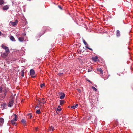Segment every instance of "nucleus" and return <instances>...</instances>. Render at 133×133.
<instances>
[{"mask_svg": "<svg viewBox=\"0 0 133 133\" xmlns=\"http://www.w3.org/2000/svg\"><path fill=\"white\" fill-rule=\"evenodd\" d=\"M13 103L14 101H10L8 104V106L9 107H11L13 105Z\"/></svg>", "mask_w": 133, "mask_h": 133, "instance_id": "6", "label": "nucleus"}, {"mask_svg": "<svg viewBox=\"0 0 133 133\" xmlns=\"http://www.w3.org/2000/svg\"><path fill=\"white\" fill-rule=\"evenodd\" d=\"M37 128H36L35 129V130H36V131H37Z\"/></svg>", "mask_w": 133, "mask_h": 133, "instance_id": "41", "label": "nucleus"}, {"mask_svg": "<svg viewBox=\"0 0 133 133\" xmlns=\"http://www.w3.org/2000/svg\"><path fill=\"white\" fill-rule=\"evenodd\" d=\"M8 54V53L4 52L1 54L2 56L4 58H6Z\"/></svg>", "mask_w": 133, "mask_h": 133, "instance_id": "4", "label": "nucleus"}, {"mask_svg": "<svg viewBox=\"0 0 133 133\" xmlns=\"http://www.w3.org/2000/svg\"><path fill=\"white\" fill-rule=\"evenodd\" d=\"M97 70L99 71L101 74H102L103 73V72L101 68H98L97 69Z\"/></svg>", "mask_w": 133, "mask_h": 133, "instance_id": "15", "label": "nucleus"}, {"mask_svg": "<svg viewBox=\"0 0 133 133\" xmlns=\"http://www.w3.org/2000/svg\"><path fill=\"white\" fill-rule=\"evenodd\" d=\"M78 92H79V93H80L81 92V91L80 90V89H78Z\"/></svg>", "mask_w": 133, "mask_h": 133, "instance_id": "35", "label": "nucleus"}, {"mask_svg": "<svg viewBox=\"0 0 133 133\" xmlns=\"http://www.w3.org/2000/svg\"><path fill=\"white\" fill-rule=\"evenodd\" d=\"M61 107V106H60V105L58 106V108L60 109V108H60Z\"/></svg>", "mask_w": 133, "mask_h": 133, "instance_id": "36", "label": "nucleus"}, {"mask_svg": "<svg viewBox=\"0 0 133 133\" xmlns=\"http://www.w3.org/2000/svg\"><path fill=\"white\" fill-rule=\"evenodd\" d=\"M9 8V7L8 6L5 5V6H4L3 7V10H7Z\"/></svg>", "mask_w": 133, "mask_h": 133, "instance_id": "9", "label": "nucleus"}, {"mask_svg": "<svg viewBox=\"0 0 133 133\" xmlns=\"http://www.w3.org/2000/svg\"><path fill=\"white\" fill-rule=\"evenodd\" d=\"M24 70H23L22 71L21 73V76L22 77H23L24 76Z\"/></svg>", "mask_w": 133, "mask_h": 133, "instance_id": "16", "label": "nucleus"}, {"mask_svg": "<svg viewBox=\"0 0 133 133\" xmlns=\"http://www.w3.org/2000/svg\"><path fill=\"white\" fill-rule=\"evenodd\" d=\"M64 103V101L63 100L60 101V104L61 105H62Z\"/></svg>", "mask_w": 133, "mask_h": 133, "instance_id": "19", "label": "nucleus"}, {"mask_svg": "<svg viewBox=\"0 0 133 133\" xmlns=\"http://www.w3.org/2000/svg\"><path fill=\"white\" fill-rule=\"evenodd\" d=\"M30 75H31V76L33 78H35L36 76H34V75H35V72L32 69H31L30 71Z\"/></svg>", "mask_w": 133, "mask_h": 133, "instance_id": "2", "label": "nucleus"}, {"mask_svg": "<svg viewBox=\"0 0 133 133\" xmlns=\"http://www.w3.org/2000/svg\"><path fill=\"white\" fill-rule=\"evenodd\" d=\"M37 107H38V106H37L36 107V108Z\"/></svg>", "mask_w": 133, "mask_h": 133, "instance_id": "43", "label": "nucleus"}, {"mask_svg": "<svg viewBox=\"0 0 133 133\" xmlns=\"http://www.w3.org/2000/svg\"><path fill=\"white\" fill-rule=\"evenodd\" d=\"M93 60H94L95 61H96V60H95V59H93Z\"/></svg>", "mask_w": 133, "mask_h": 133, "instance_id": "45", "label": "nucleus"}, {"mask_svg": "<svg viewBox=\"0 0 133 133\" xmlns=\"http://www.w3.org/2000/svg\"><path fill=\"white\" fill-rule=\"evenodd\" d=\"M85 47H86V48H87L88 49H89L90 50H92V49L91 48H89V47H88V46H85Z\"/></svg>", "mask_w": 133, "mask_h": 133, "instance_id": "29", "label": "nucleus"}, {"mask_svg": "<svg viewBox=\"0 0 133 133\" xmlns=\"http://www.w3.org/2000/svg\"><path fill=\"white\" fill-rule=\"evenodd\" d=\"M28 118H31L32 117L31 114H28Z\"/></svg>", "mask_w": 133, "mask_h": 133, "instance_id": "20", "label": "nucleus"}, {"mask_svg": "<svg viewBox=\"0 0 133 133\" xmlns=\"http://www.w3.org/2000/svg\"><path fill=\"white\" fill-rule=\"evenodd\" d=\"M1 31H0V36H1Z\"/></svg>", "mask_w": 133, "mask_h": 133, "instance_id": "42", "label": "nucleus"}, {"mask_svg": "<svg viewBox=\"0 0 133 133\" xmlns=\"http://www.w3.org/2000/svg\"><path fill=\"white\" fill-rule=\"evenodd\" d=\"M87 81H88L89 82H90V83H91V81H90V80H87Z\"/></svg>", "mask_w": 133, "mask_h": 133, "instance_id": "38", "label": "nucleus"}, {"mask_svg": "<svg viewBox=\"0 0 133 133\" xmlns=\"http://www.w3.org/2000/svg\"><path fill=\"white\" fill-rule=\"evenodd\" d=\"M4 1L3 0H0V5H2L3 4Z\"/></svg>", "mask_w": 133, "mask_h": 133, "instance_id": "25", "label": "nucleus"}, {"mask_svg": "<svg viewBox=\"0 0 133 133\" xmlns=\"http://www.w3.org/2000/svg\"><path fill=\"white\" fill-rule=\"evenodd\" d=\"M4 94L5 96L6 95V92H4Z\"/></svg>", "mask_w": 133, "mask_h": 133, "instance_id": "40", "label": "nucleus"}, {"mask_svg": "<svg viewBox=\"0 0 133 133\" xmlns=\"http://www.w3.org/2000/svg\"><path fill=\"white\" fill-rule=\"evenodd\" d=\"M4 122V119L2 118H0V126H2Z\"/></svg>", "mask_w": 133, "mask_h": 133, "instance_id": "5", "label": "nucleus"}, {"mask_svg": "<svg viewBox=\"0 0 133 133\" xmlns=\"http://www.w3.org/2000/svg\"><path fill=\"white\" fill-rule=\"evenodd\" d=\"M2 87L0 88V92H2Z\"/></svg>", "mask_w": 133, "mask_h": 133, "instance_id": "31", "label": "nucleus"}, {"mask_svg": "<svg viewBox=\"0 0 133 133\" xmlns=\"http://www.w3.org/2000/svg\"><path fill=\"white\" fill-rule=\"evenodd\" d=\"M41 88H43V87H44L45 84H43L41 85Z\"/></svg>", "mask_w": 133, "mask_h": 133, "instance_id": "27", "label": "nucleus"}, {"mask_svg": "<svg viewBox=\"0 0 133 133\" xmlns=\"http://www.w3.org/2000/svg\"><path fill=\"white\" fill-rule=\"evenodd\" d=\"M14 116L15 117V118H14L13 119L14 120L16 121H17V115L16 114H14Z\"/></svg>", "mask_w": 133, "mask_h": 133, "instance_id": "17", "label": "nucleus"}, {"mask_svg": "<svg viewBox=\"0 0 133 133\" xmlns=\"http://www.w3.org/2000/svg\"><path fill=\"white\" fill-rule=\"evenodd\" d=\"M10 39L11 40L13 41H15L16 40L14 37L12 36H10Z\"/></svg>", "mask_w": 133, "mask_h": 133, "instance_id": "11", "label": "nucleus"}, {"mask_svg": "<svg viewBox=\"0 0 133 133\" xmlns=\"http://www.w3.org/2000/svg\"><path fill=\"white\" fill-rule=\"evenodd\" d=\"M61 95L60 96V99H63L65 97V94L62 93H61Z\"/></svg>", "mask_w": 133, "mask_h": 133, "instance_id": "7", "label": "nucleus"}, {"mask_svg": "<svg viewBox=\"0 0 133 133\" xmlns=\"http://www.w3.org/2000/svg\"><path fill=\"white\" fill-rule=\"evenodd\" d=\"M92 89H93L94 90H95V91H97V89H96V88H95V87H94L93 86H92Z\"/></svg>", "mask_w": 133, "mask_h": 133, "instance_id": "26", "label": "nucleus"}, {"mask_svg": "<svg viewBox=\"0 0 133 133\" xmlns=\"http://www.w3.org/2000/svg\"><path fill=\"white\" fill-rule=\"evenodd\" d=\"M42 103L41 102L40 100H38V104L39 105L40 104Z\"/></svg>", "mask_w": 133, "mask_h": 133, "instance_id": "30", "label": "nucleus"}, {"mask_svg": "<svg viewBox=\"0 0 133 133\" xmlns=\"http://www.w3.org/2000/svg\"><path fill=\"white\" fill-rule=\"evenodd\" d=\"M2 106L3 107V108H5L6 106V105L5 103H3L2 104Z\"/></svg>", "mask_w": 133, "mask_h": 133, "instance_id": "23", "label": "nucleus"}, {"mask_svg": "<svg viewBox=\"0 0 133 133\" xmlns=\"http://www.w3.org/2000/svg\"><path fill=\"white\" fill-rule=\"evenodd\" d=\"M45 103H46V101H44L43 102V104H45Z\"/></svg>", "mask_w": 133, "mask_h": 133, "instance_id": "37", "label": "nucleus"}, {"mask_svg": "<svg viewBox=\"0 0 133 133\" xmlns=\"http://www.w3.org/2000/svg\"><path fill=\"white\" fill-rule=\"evenodd\" d=\"M58 7L61 10H62V7L60 5H58Z\"/></svg>", "mask_w": 133, "mask_h": 133, "instance_id": "33", "label": "nucleus"}, {"mask_svg": "<svg viewBox=\"0 0 133 133\" xmlns=\"http://www.w3.org/2000/svg\"><path fill=\"white\" fill-rule=\"evenodd\" d=\"M18 23V21L17 20H16L15 22H12L11 21L10 22V23L13 26H14L16 25Z\"/></svg>", "mask_w": 133, "mask_h": 133, "instance_id": "3", "label": "nucleus"}, {"mask_svg": "<svg viewBox=\"0 0 133 133\" xmlns=\"http://www.w3.org/2000/svg\"><path fill=\"white\" fill-rule=\"evenodd\" d=\"M22 35H23L24 36H25L26 35V34L25 33H23L22 34Z\"/></svg>", "mask_w": 133, "mask_h": 133, "instance_id": "34", "label": "nucleus"}, {"mask_svg": "<svg viewBox=\"0 0 133 133\" xmlns=\"http://www.w3.org/2000/svg\"><path fill=\"white\" fill-rule=\"evenodd\" d=\"M2 47L3 49L5 50L6 52L8 53L9 52V50L8 47L5 46L3 44L2 45Z\"/></svg>", "mask_w": 133, "mask_h": 133, "instance_id": "1", "label": "nucleus"}, {"mask_svg": "<svg viewBox=\"0 0 133 133\" xmlns=\"http://www.w3.org/2000/svg\"><path fill=\"white\" fill-rule=\"evenodd\" d=\"M83 42L84 44L85 45H88V44H87V42H85V41L84 39H83Z\"/></svg>", "mask_w": 133, "mask_h": 133, "instance_id": "22", "label": "nucleus"}, {"mask_svg": "<svg viewBox=\"0 0 133 133\" xmlns=\"http://www.w3.org/2000/svg\"><path fill=\"white\" fill-rule=\"evenodd\" d=\"M56 110L57 111H61L62 110V109L61 108H57L56 109Z\"/></svg>", "mask_w": 133, "mask_h": 133, "instance_id": "28", "label": "nucleus"}, {"mask_svg": "<svg viewBox=\"0 0 133 133\" xmlns=\"http://www.w3.org/2000/svg\"><path fill=\"white\" fill-rule=\"evenodd\" d=\"M18 40L19 41L21 42H22L24 40V38L23 37H21L18 38Z\"/></svg>", "mask_w": 133, "mask_h": 133, "instance_id": "10", "label": "nucleus"}, {"mask_svg": "<svg viewBox=\"0 0 133 133\" xmlns=\"http://www.w3.org/2000/svg\"><path fill=\"white\" fill-rule=\"evenodd\" d=\"M28 1H31V0H28Z\"/></svg>", "mask_w": 133, "mask_h": 133, "instance_id": "44", "label": "nucleus"}, {"mask_svg": "<svg viewBox=\"0 0 133 133\" xmlns=\"http://www.w3.org/2000/svg\"><path fill=\"white\" fill-rule=\"evenodd\" d=\"M21 122L24 124H25L26 123V121L25 119H23L22 120Z\"/></svg>", "mask_w": 133, "mask_h": 133, "instance_id": "21", "label": "nucleus"}, {"mask_svg": "<svg viewBox=\"0 0 133 133\" xmlns=\"http://www.w3.org/2000/svg\"><path fill=\"white\" fill-rule=\"evenodd\" d=\"M49 130L50 131H52L54 130V128L53 127L51 126L50 127Z\"/></svg>", "mask_w": 133, "mask_h": 133, "instance_id": "14", "label": "nucleus"}, {"mask_svg": "<svg viewBox=\"0 0 133 133\" xmlns=\"http://www.w3.org/2000/svg\"><path fill=\"white\" fill-rule=\"evenodd\" d=\"M92 68L91 67H90L88 68V72H90L92 71Z\"/></svg>", "mask_w": 133, "mask_h": 133, "instance_id": "18", "label": "nucleus"}, {"mask_svg": "<svg viewBox=\"0 0 133 133\" xmlns=\"http://www.w3.org/2000/svg\"><path fill=\"white\" fill-rule=\"evenodd\" d=\"M78 106V104H76L75 105H74L71 107V108L72 109H75Z\"/></svg>", "mask_w": 133, "mask_h": 133, "instance_id": "8", "label": "nucleus"}, {"mask_svg": "<svg viewBox=\"0 0 133 133\" xmlns=\"http://www.w3.org/2000/svg\"><path fill=\"white\" fill-rule=\"evenodd\" d=\"M36 113L37 114H40L41 113V112H40V110L38 109V110H37L36 111Z\"/></svg>", "mask_w": 133, "mask_h": 133, "instance_id": "24", "label": "nucleus"}, {"mask_svg": "<svg viewBox=\"0 0 133 133\" xmlns=\"http://www.w3.org/2000/svg\"><path fill=\"white\" fill-rule=\"evenodd\" d=\"M63 73H59L58 75L59 76H61L63 75Z\"/></svg>", "mask_w": 133, "mask_h": 133, "instance_id": "32", "label": "nucleus"}, {"mask_svg": "<svg viewBox=\"0 0 133 133\" xmlns=\"http://www.w3.org/2000/svg\"><path fill=\"white\" fill-rule=\"evenodd\" d=\"M120 32L119 30H117L116 31V36L117 37H119L120 36Z\"/></svg>", "mask_w": 133, "mask_h": 133, "instance_id": "13", "label": "nucleus"}, {"mask_svg": "<svg viewBox=\"0 0 133 133\" xmlns=\"http://www.w3.org/2000/svg\"><path fill=\"white\" fill-rule=\"evenodd\" d=\"M44 99H44V98H42V101H43V100H44Z\"/></svg>", "mask_w": 133, "mask_h": 133, "instance_id": "39", "label": "nucleus"}, {"mask_svg": "<svg viewBox=\"0 0 133 133\" xmlns=\"http://www.w3.org/2000/svg\"><path fill=\"white\" fill-rule=\"evenodd\" d=\"M15 121L14 119L12 120L11 121V123L12 125H16V124Z\"/></svg>", "mask_w": 133, "mask_h": 133, "instance_id": "12", "label": "nucleus"}]
</instances>
